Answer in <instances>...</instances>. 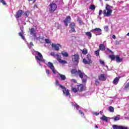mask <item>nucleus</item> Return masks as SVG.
<instances>
[{
	"label": "nucleus",
	"mask_w": 129,
	"mask_h": 129,
	"mask_svg": "<svg viewBox=\"0 0 129 129\" xmlns=\"http://www.w3.org/2000/svg\"><path fill=\"white\" fill-rule=\"evenodd\" d=\"M23 14H24V11H23V10H18L16 13V14L15 15V18H16V19H19V18H21V17H22V16L23 15Z\"/></svg>",
	"instance_id": "9d476101"
},
{
	"label": "nucleus",
	"mask_w": 129,
	"mask_h": 129,
	"mask_svg": "<svg viewBox=\"0 0 129 129\" xmlns=\"http://www.w3.org/2000/svg\"><path fill=\"white\" fill-rule=\"evenodd\" d=\"M79 112L80 113L81 115H82V116H84V113L82 111L79 110Z\"/></svg>",
	"instance_id": "37998d69"
},
{
	"label": "nucleus",
	"mask_w": 129,
	"mask_h": 129,
	"mask_svg": "<svg viewBox=\"0 0 129 129\" xmlns=\"http://www.w3.org/2000/svg\"><path fill=\"white\" fill-rule=\"evenodd\" d=\"M46 44H51V41L49 39H45Z\"/></svg>",
	"instance_id": "4c0bfd02"
},
{
	"label": "nucleus",
	"mask_w": 129,
	"mask_h": 129,
	"mask_svg": "<svg viewBox=\"0 0 129 129\" xmlns=\"http://www.w3.org/2000/svg\"><path fill=\"white\" fill-rule=\"evenodd\" d=\"M78 88H72V91H73V92H74L75 93H76V92H78Z\"/></svg>",
	"instance_id": "c756f323"
},
{
	"label": "nucleus",
	"mask_w": 129,
	"mask_h": 129,
	"mask_svg": "<svg viewBox=\"0 0 129 129\" xmlns=\"http://www.w3.org/2000/svg\"><path fill=\"white\" fill-rule=\"evenodd\" d=\"M95 128H98V126L97 125L95 126Z\"/></svg>",
	"instance_id": "6e6d98bb"
},
{
	"label": "nucleus",
	"mask_w": 129,
	"mask_h": 129,
	"mask_svg": "<svg viewBox=\"0 0 129 129\" xmlns=\"http://www.w3.org/2000/svg\"><path fill=\"white\" fill-rule=\"evenodd\" d=\"M51 47L53 50H55V51H59V50H60L59 48H62V46L59 43H52Z\"/></svg>",
	"instance_id": "39448f33"
},
{
	"label": "nucleus",
	"mask_w": 129,
	"mask_h": 129,
	"mask_svg": "<svg viewBox=\"0 0 129 129\" xmlns=\"http://www.w3.org/2000/svg\"><path fill=\"white\" fill-rule=\"evenodd\" d=\"M99 51L100 50L98 49L97 50L95 51V55L98 57L99 56Z\"/></svg>",
	"instance_id": "f704fd0d"
},
{
	"label": "nucleus",
	"mask_w": 129,
	"mask_h": 129,
	"mask_svg": "<svg viewBox=\"0 0 129 129\" xmlns=\"http://www.w3.org/2000/svg\"><path fill=\"white\" fill-rule=\"evenodd\" d=\"M55 84H56V85H59V86H60V85L59 84V81L58 80L55 81Z\"/></svg>",
	"instance_id": "8fccbe9b"
},
{
	"label": "nucleus",
	"mask_w": 129,
	"mask_h": 129,
	"mask_svg": "<svg viewBox=\"0 0 129 129\" xmlns=\"http://www.w3.org/2000/svg\"><path fill=\"white\" fill-rule=\"evenodd\" d=\"M128 118V119H129V117L128 118Z\"/></svg>",
	"instance_id": "e2e57ef3"
},
{
	"label": "nucleus",
	"mask_w": 129,
	"mask_h": 129,
	"mask_svg": "<svg viewBox=\"0 0 129 129\" xmlns=\"http://www.w3.org/2000/svg\"><path fill=\"white\" fill-rule=\"evenodd\" d=\"M29 31L30 33V35H33V37L36 38L37 37V34L36 33V30H35V28H31L29 29Z\"/></svg>",
	"instance_id": "f8f14e48"
},
{
	"label": "nucleus",
	"mask_w": 129,
	"mask_h": 129,
	"mask_svg": "<svg viewBox=\"0 0 129 129\" xmlns=\"http://www.w3.org/2000/svg\"><path fill=\"white\" fill-rule=\"evenodd\" d=\"M34 53H35V54H37L38 56L39 57V58H43V55H42V54L40 52H39V51H35Z\"/></svg>",
	"instance_id": "393cba45"
},
{
	"label": "nucleus",
	"mask_w": 129,
	"mask_h": 129,
	"mask_svg": "<svg viewBox=\"0 0 129 129\" xmlns=\"http://www.w3.org/2000/svg\"><path fill=\"white\" fill-rule=\"evenodd\" d=\"M47 66L49 68L51 69L52 72L54 74H56V72L55 71V68L54 67V65L53 63L50 61H49L47 63Z\"/></svg>",
	"instance_id": "1a4fd4ad"
},
{
	"label": "nucleus",
	"mask_w": 129,
	"mask_h": 129,
	"mask_svg": "<svg viewBox=\"0 0 129 129\" xmlns=\"http://www.w3.org/2000/svg\"><path fill=\"white\" fill-rule=\"evenodd\" d=\"M33 0H28V2H32ZM37 0H34V2H36Z\"/></svg>",
	"instance_id": "4d7b16f0"
},
{
	"label": "nucleus",
	"mask_w": 129,
	"mask_h": 129,
	"mask_svg": "<svg viewBox=\"0 0 129 129\" xmlns=\"http://www.w3.org/2000/svg\"><path fill=\"white\" fill-rule=\"evenodd\" d=\"M0 3H2L4 6H7V3L5 0H0Z\"/></svg>",
	"instance_id": "a19ab883"
},
{
	"label": "nucleus",
	"mask_w": 129,
	"mask_h": 129,
	"mask_svg": "<svg viewBox=\"0 0 129 129\" xmlns=\"http://www.w3.org/2000/svg\"><path fill=\"white\" fill-rule=\"evenodd\" d=\"M25 15L26 18H28V17H29V16L30 15V12L29 11H27L25 13Z\"/></svg>",
	"instance_id": "ea45409f"
},
{
	"label": "nucleus",
	"mask_w": 129,
	"mask_h": 129,
	"mask_svg": "<svg viewBox=\"0 0 129 129\" xmlns=\"http://www.w3.org/2000/svg\"><path fill=\"white\" fill-rule=\"evenodd\" d=\"M106 2H107L108 1H109V0H105Z\"/></svg>",
	"instance_id": "680f3d73"
},
{
	"label": "nucleus",
	"mask_w": 129,
	"mask_h": 129,
	"mask_svg": "<svg viewBox=\"0 0 129 129\" xmlns=\"http://www.w3.org/2000/svg\"><path fill=\"white\" fill-rule=\"evenodd\" d=\"M28 46L29 48H32V47L34 46V44H33V42H30L29 44L27 43Z\"/></svg>",
	"instance_id": "e433bc0d"
},
{
	"label": "nucleus",
	"mask_w": 129,
	"mask_h": 129,
	"mask_svg": "<svg viewBox=\"0 0 129 129\" xmlns=\"http://www.w3.org/2000/svg\"><path fill=\"white\" fill-rule=\"evenodd\" d=\"M88 52V51L87 50V49L86 48H84L82 50V54H83V55H86Z\"/></svg>",
	"instance_id": "cd10ccee"
},
{
	"label": "nucleus",
	"mask_w": 129,
	"mask_h": 129,
	"mask_svg": "<svg viewBox=\"0 0 129 129\" xmlns=\"http://www.w3.org/2000/svg\"><path fill=\"white\" fill-rule=\"evenodd\" d=\"M87 59L91 64V63H92V60H91V56L90 55V54L87 55Z\"/></svg>",
	"instance_id": "4be33fe9"
},
{
	"label": "nucleus",
	"mask_w": 129,
	"mask_h": 129,
	"mask_svg": "<svg viewBox=\"0 0 129 129\" xmlns=\"http://www.w3.org/2000/svg\"><path fill=\"white\" fill-rule=\"evenodd\" d=\"M71 21V17L70 16H67L65 20H63V22L66 27L68 26V23Z\"/></svg>",
	"instance_id": "ddd939ff"
},
{
	"label": "nucleus",
	"mask_w": 129,
	"mask_h": 129,
	"mask_svg": "<svg viewBox=\"0 0 129 129\" xmlns=\"http://www.w3.org/2000/svg\"><path fill=\"white\" fill-rule=\"evenodd\" d=\"M49 12L50 14H53L57 10V5L54 2H51L48 6Z\"/></svg>",
	"instance_id": "7ed1b4c3"
},
{
	"label": "nucleus",
	"mask_w": 129,
	"mask_h": 129,
	"mask_svg": "<svg viewBox=\"0 0 129 129\" xmlns=\"http://www.w3.org/2000/svg\"><path fill=\"white\" fill-rule=\"evenodd\" d=\"M118 81H119V79L118 77H116L113 81V84H115V85H116V84L118 83Z\"/></svg>",
	"instance_id": "aec40b11"
},
{
	"label": "nucleus",
	"mask_w": 129,
	"mask_h": 129,
	"mask_svg": "<svg viewBox=\"0 0 129 129\" xmlns=\"http://www.w3.org/2000/svg\"><path fill=\"white\" fill-rule=\"evenodd\" d=\"M109 111L110 112H113L114 111V108L111 106H109Z\"/></svg>",
	"instance_id": "c85d7f7f"
},
{
	"label": "nucleus",
	"mask_w": 129,
	"mask_h": 129,
	"mask_svg": "<svg viewBox=\"0 0 129 129\" xmlns=\"http://www.w3.org/2000/svg\"><path fill=\"white\" fill-rule=\"evenodd\" d=\"M75 23L74 22H72L70 24V28L71 30H70V33H75L76 31H75V27H76Z\"/></svg>",
	"instance_id": "6e6552de"
},
{
	"label": "nucleus",
	"mask_w": 129,
	"mask_h": 129,
	"mask_svg": "<svg viewBox=\"0 0 129 129\" xmlns=\"http://www.w3.org/2000/svg\"><path fill=\"white\" fill-rule=\"evenodd\" d=\"M107 51H108V52H110V53H111V54H113V51H111V50L109 49V48H107Z\"/></svg>",
	"instance_id": "09e8293b"
},
{
	"label": "nucleus",
	"mask_w": 129,
	"mask_h": 129,
	"mask_svg": "<svg viewBox=\"0 0 129 129\" xmlns=\"http://www.w3.org/2000/svg\"><path fill=\"white\" fill-rule=\"evenodd\" d=\"M105 9L106 10H104L103 11H102V10L99 11V16H101V15H102V13L104 15V17H109L110 16H111V14H112V10H111V7L107 4L106 5Z\"/></svg>",
	"instance_id": "f03ea898"
},
{
	"label": "nucleus",
	"mask_w": 129,
	"mask_h": 129,
	"mask_svg": "<svg viewBox=\"0 0 129 129\" xmlns=\"http://www.w3.org/2000/svg\"><path fill=\"white\" fill-rule=\"evenodd\" d=\"M109 58L111 59L112 61L115 60V55H109Z\"/></svg>",
	"instance_id": "bb28decb"
},
{
	"label": "nucleus",
	"mask_w": 129,
	"mask_h": 129,
	"mask_svg": "<svg viewBox=\"0 0 129 129\" xmlns=\"http://www.w3.org/2000/svg\"><path fill=\"white\" fill-rule=\"evenodd\" d=\"M112 119H114V121H117V120H119V119H120V115H117V116L112 118Z\"/></svg>",
	"instance_id": "5701e85b"
},
{
	"label": "nucleus",
	"mask_w": 129,
	"mask_h": 129,
	"mask_svg": "<svg viewBox=\"0 0 129 129\" xmlns=\"http://www.w3.org/2000/svg\"><path fill=\"white\" fill-rule=\"evenodd\" d=\"M100 63L103 66H104L105 65V63L104 62V61L102 60V59L99 60Z\"/></svg>",
	"instance_id": "58836bf2"
},
{
	"label": "nucleus",
	"mask_w": 129,
	"mask_h": 129,
	"mask_svg": "<svg viewBox=\"0 0 129 129\" xmlns=\"http://www.w3.org/2000/svg\"><path fill=\"white\" fill-rule=\"evenodd\" d=\"M115 59L117 63H120V62H122L123 60L122 58H120V57H119V55H116Z\"/></svg>",
	"instance_id": "f3484780"
},
{
	"label": "nucleus",
	"mask_w": 129,
	"mask_h": 129,
	"mask_svg": "<svg viewBox=\"0 0 129 129\" xmlns=\"http://www.w3.org/2000/svg\"><path fill=\"white\" fill-rule=\"evenodd\" d=\"M19 36H20V37H21V38L23 40H25V36H24V35H23V31L21 32H19Z\"/></svg>",
	"instance_id": "2f4dec72"
},
{
	"label": "nucleus",
	"mask_w": 129,
	"mask_h": 129,
	"mask_svg": "<svg viewBox=\"0 0 129 129\" xmlns=\"http://www.w3.org/2000/svg\"><path fill=\"white\" fill-rule=\"evenodd\" d=\"M78 22H79V23L80 24H81L82 23V21L81 19H80V18H78Z\"/></svg>",
	"instance_id": "de8ad7c7"
},
{
	"label": "nucleus",
	"mask_w": 129,
	"mask_h": 129,
	"mask_svg": "<svg viewBox=\"0 0 129 129\" xmlns=\"http://www.w3.org/2000/svg\"><path fill=\"white\" fill-rule=\"evenodd\" d=\"M101 119H102V120H104L105 121H106V122H107L108 121V118L105 116H103L101 118Z\"/></svg>",
	"instance_id": "a878e982"
},
{
	"label": "nucleus",
	"mask_w": 129,
	"mask_h": 129,
	"mask_svg": "<svg viewBox=\"0 0 129 129\" xmlns=\"http://www.w3.org/2000/svg\"><path fill=\"white\" fill-rule=\"evenodd\" d=\"M115 38H116V36L114 35H112V38L113 39H115Z\"/></svg>",
	"instance_id": "5fc2aeb1"
},
{
	"label": "nucleus",
	"mask_w": 129,
	"mask_h": 129,
	"mask_svg": "<svg viewBox=\"0 0 129 129\" xmlns=\"http://www.w3.org/2000/svg\"><path fill=\"white\" fill-rule=\"evenodd\" d=\"M83 63H85V64H91L90 62H89V61L88 60L87 61V60H86V59H85V58H84L83 59Z\"/></svg>",
	"instance_id": "473e14b6"
},
{
	"label": "nucleus",
	"mask_w": 129,
	"mask_h": 129,
	"mask_svg": "<svg viewBox=\"0 0 129 129\" xmlns=\"http://www.w3.org/2000/svg\"><path fill=\"white\" fill-rule=\"evenodd\" d=\"M46 73L47 74V76H49L50 75V71L48 69H46Z\"/></svg>",
	"instance_id": "c03bdc74"
},
{
	"label": "nucleus",
	"mask_w": 129,
	"mask_h": 129,
	"mask_svg": "<svg viewBox=\"0 0 129 129\" xmlns=\"http://www.w3.org/2000/svg\"><path fill=\"white\" fill-rule=\"evenodd\" d=\"M100 114H101L102 113V112L100 111Z\"/></svg>",
	"instance_id": "052dcab7"
},
{
	"label": "nucleus",
	"mask_w": 129,
	"mask_h": 129,
	"mask_svg": "<svg viewBox=\"0 0 129 129\" xmlns=\"http://www.w3.org/2000/svg\"><path fill=\"white\" fill-rule=\"evenodd\" d=\"M94 114H95V115H99V113H97V112H95L94 113Z\"/></svg>",
	"instance_id": "603ef678"
},
{
	"label": "nucleus",
	"mask_w": 129,
	"mask_h": 129,
	"mask_svg": "<svg viewBox=\"0 0 129 129\" xmlns=\"http://www.w3.org/2000/svg\"><path fill=\"white\" fill-rule=\"evenodd\" d=\"M71 74L75 75L76 77H79L82 79V83L85 84L84 85H86V82H87V78L88 77L85 75V73L83 71L78 70V71L75 69H73L71 71Z\"/></svg>",
	"instance_id": "f257e3e1"
},
{
	"label": "nucleus",
	"mask_w": 129,
	"mask_h": 129,
	"mask_svg": "<svg viewBox=\"0 0 129 129\" xmlns=\"http://www.w3.org/2000/svg\"><path fill=\"white\" fill-rule=\"evenodd\" d=\"M72 60L75 65H78V63H79V55L76 54L72 55Z\"/></svg>",
	"instance_id": "20e7f679"
},
{
	"label": "nucleus",
	"mask_w": 129,
	"mask_h": 129,
	"mask_svg": "<svg viewBox=\"0 0 129 129\" xmlns=\"http://www.w3.org/2000/svg\"><path fill=\"white\" fill-rule=\"evenodd\" d=\"M55 56L57 57V60L59 61L60 64L64 65V64H67V61L66 60H63L61 59V56H60L58 53H57Z\"/></svg>",
	"instance_id": "0eeeda50"
},
{
	"label": "nucleus",
	"mask_w": 129,
	"mask_h": 129,
	"mask_svg": "<svg viewBox=\"0 0 129 129\" xmlns=\"http://www.w3.org/2000/svg\"><path fill=\"white\" fill-rule=\"evenodd\" d=\"M73 106H75L77 110H79V107H80V106H79V105H78V104L76 103L73 105Z\"/></svg>",
	"instance_id": "72a5a7b5"
},
{
	"label": "nucleus",
	"mask_w": 129,
	"mask_h": 129,
	"mask_svg": "<svg viewBox=\"0 0 129 129\" xmlns=\"http://www.w3.org/2000/svg\"><path fill=\"white\" fill-rule=\"evenodd\" d=\"M61 54L62 55V56H63V57H69V54H68V53H67V52L66 51H61Z\"/></svg>",
	"instance_id": "412c9836"
},
{
	"label": "nucleus",
	"mask_w": 129,
	"mask_h": 129,
	"mask_svg": "<svg viewBox=\"0 0 129 129\" xmlns=\"http://www.w3.org/2000/svg\"><path fill=\"white\" fill-rule=\"evenodd\" d=\"M128 89H129V82L125 85L124 88V90H127Z\"/></svg>",
	"instance_id": "7c9ffc66"
},
{
	"label": "nucleus",
	"mask_w": 129,
	"mask_h": 129,
	"mask_svg": "<svg viewBox=\"0 0 129 129\" xmlns=\"http://www.w3.org/2000/svg\"><path fill=\"white\" fill-rule=\"evenodd\" d=\"M99 50H100V51H104L105 50V46L103 44H100L99 45Z\"/></svg>",
	"instance_id": "dca6fc26"
},
{
	"label": "nucleus",
	"mask_w": 129,
	"mask_h": 129,
	"mask_svg": "<svg viewBox=\"0 0 129 129\" xmlns=\"http://www.w3.org/2000/svg\"><path fill=\"white\" fill-rule=\"evenodd\" d=\"M78 89L79 91H80V92H82L85 90L84 85L81 84L78 85Z\"/></svg>",
	"instance_id": "2eb2a0df"
},
{
	"label": "nucleus",
	"mask_w": 129,
	"mask_h": 129,
	"mask_svg": "<svg viewBox=\"0 0 129 129\" xmlns=\"http://www.w3.org/2000/svg\"><path fill=\"white\" fill-rule=\"evenodd\" d=\"M99 83H100V82H99V81H98V80H96L95 81V84H96V85H97V86H98L99 85Z\"/></svg>",
	"instance_id": "49530a36"
},
{
	"label": "nucleus",
	"mask_w": 129,
	"mask_h": 129,
	"mask_svg": "<svg viewBox=\"0 0 129 129\" xmlns=\"http://www.w3.org/2000/svg\"><path fill=\"white\" fill-rule=\"evenodd\" d=\"M90 10H95V5H91L89 7Z\"/></svg>",
	"instance_id": "c9c22d12"
},
{
	"label": "nucleus",
	"mask_w": 129,
	"mask_h": 129,
	"mask_svg": "<svg viewBox=\"0 0 129 129\" xmlns=\"http://www.w3.org/2000/svg\"><path fill=\"white\" fill-rule=\"evenodd\" d=\"M59 87L62 90V92L63 94H65L66 96H68L70 95V93L69 92V90H66V88L64 86H62V85H59Z\"/></svg>",
	"instance_id": "423d86ee"
},
{
	"label": "nucleus",
	"mask_w": 129,
	"mask_h": 129,
	"mask_svg": "<svg viewBox=\"0 0 129 129\" xmlns=\"http://www.w3.org/2000/svg\"><path fill=\"white\" fill-rule=\"evenodd\" d=\"M112 128L113 129H127V127L115 124L112 125Z\"/></svg>",
	"instance_id": "9b49d317"
},
{
	"label": "nucleus",
	"mask_w": 129,
	"mask_h": 129,
	"mask_svg": "<svg viewBox=\"0 0 129 129\" xmlns=\"http://www.w3.org/2000/svg\"><path fill=\"white\" fill-rule=\"evenodd\" d=\"M59 76L61 78V80H66V76L64 75H62L61 74H59Z\"/></svg>",
	"instance_id": "b1692460"
},
{
	"label": "nucleus",
	"mask_w": 129,
	"mask_h": 129,
	"mask_svg": "<svg viewBox=\"0 0 129 129\" xmlns=\"http://www.w3.org/2000/svg\"><path fill=\"white\" fill-rule=\"evenodd\" d=\"M126 36H129V32L126 34Z\"/></svg>",
	"instance_id": "13d9d810"
},
{
	"label": "nucleus",
	"mask_w": 129,
	"mask_h": 129,
	"mask_svg": "<svg viewBox=\"0 0 129 129\" xmlns=\"http://www.w3.org/2000/svg\"><path fill=\"white\" fill-rule=\"evenodd\" d=\"M85 35H86L87 37H88V39L90 40L92 37V34L90 32H87L85 33Z\"/></svg>",
	"instance_id": "a211bd4d"
},
{
	"label": "nucleus",
	"mask_w": 129,
	"mask_h": 129,
	"mask_svg": "<svg viewBox=\"0 0 129 129\" xmlns=\"http://www.w3.org/2000/svg\"><path fill=\"white\" fill-rule=\"evenodd\" d=\"M35 59H36V60H38V61H40V62L43 61L42 59H41L39 58L38 56H35Z\"/></svg>",
	"instance_id": "79ce46f5"
},
{
	"label": "nucleus",
	"mask_w": 129,
	"mask_h": 129,
	"mask_svg": "<svg viewBox=\"0 0 129 129\" xmlns=\"http://www.w3.org/2000/svg\"><path fill=\"white\" fill-rule=\"evenodd\" d=\"M35 7L37 8V5H34V8H35Z\"/></svg>",
	"instance_id": "bf43d9fd"
},
{
	"label": "nucleus",
	"mask_w": 129,
	"mask_h": 129,
	"mask_svg": "<svg viewBox=\"0 0 129 129\" xmlns=\"http://www.w3.org/2000/svg\"><path fill=\"white\" fill-rule=\"evenodd\" d=\"M51 56H56V54H55V52H51L50 53Z\"/></svg>",
	"instance_id": "3c124183"
},
{
	"label": "nucleus",
	"mask_w": 129,
	"mask_h": 129,
	"mask_svg": "<svg viewBox=\"0 0 129 129\" xmlns=\"http://www.w3.org/2000/svg\"><path fill=\"white\" fill-rule=\"evenodd\" d=\"M72 81L73 82H74L75 83H76V82H77L76 80H75L74 79H72Z\"/></svg>",
	"instance_id": "864d4df0"
},
{
	"label": "nucleus",
	"mask_w": 129,
	"mask_h": 129,
	"mask_svg": "<svg viewBox=\"0 0 129 129\" xmlns=\"http://www.w3.org/2000/svg\"><path fill=\"white\" fill-rule=\"evenodd\" d=\"M99 80L101 81H105L106 80V78L105 77V75L104 74H102L100 76H98Z\"/></svg>",
	"instance_id": "4468645a"
},
{
	"label": "nucleus",
	"mask_w": 129,
	"mask_h": 129,
	"mask_svg": "<svg viewBox=\"0 0 129 129\" xmlns=\"http://www.w3.org/2000/svg\"><path fill=\"white\" fill-rule=\"evenodd\" d=\"M94 31L98 32V35H101V29L100 28H95L94 30H92V32Z\"/></svg>",
	"instance_id": "6ab92c4d"
},
{
	"label": "nucleus",
	"mask_w": 129,
	"mask_h": 129,
	"mask_svg": "<svg viewBox=\"0 0 129 129\" xmlns=\"http://www.w3.org/2000/svg\"><path fill=\"white\" fill-rule=\"evenodd\" d=\"M104 30L106 32H108V26H106L104 27Z\"/></svg>",
	"instance_id": "a18cd8bd"
}]
</instances>
